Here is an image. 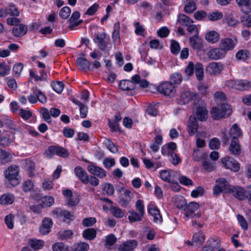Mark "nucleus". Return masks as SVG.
<instances>
[{
	"label": "nucleus",
	"mask_w": 251,
	"mask_h": 251,
	"mask_svg": "<svg viewBox=\"0 0 251 251\" xmlns=\"http://www.w3.org/2000/svg\"><path fill=\"white\" fill-rule=\"evenodd\" d=\"M167 155L171 157L170 161L174 165H177L181 162V158L174 151H170L167 152Z\"/></svg>",
	"instance_id": "nucleus-47"
},
{
	"label": "nucleus",
	"mask_w": 251,
	"mask_h": 251,
	"mask_svg": "<svg viewBox=\"0 0 251 251\" xmlns=\"http://www.w3.org/2000/svg\"><path fill=\"white\" fill-rule=\"evenodd\" d=\"M222 108H226V113L231 114L232 109L230 105L227 103H224L218 107L212 108L210 113L213 119L217 120L223 118V113L222 112Z\"/></svg>",
	"instance_id": "nucleus-5"
},
{
	"label": "nucleus",
	"mask_w": 251,
	"mask_h": 251,
	"mask_svg": "<svg viewBox=\"0 0 251 251\" xmlns=\"http://www.w3.org/2000/svg\"><path fill=\"white\" fill-rule=\"evenodd\" d=\"M188 126L189 129V133L190 136L194 135L197 132L199 126L197 119L195 116L191 115L190 116Z\"/></svg>",
	"instance_id": "nucleus-18"
},
{
	"label": "nucleus",
	"mask_w": 251,
	"mask_h": 251,
	"mask_svg": "<svg viewBox=\"0 0 251 251\" xmlns=\"http://www.w3.org/2000/svg\"><path fill=\"white\" fill-rule=\"evenodd\" d=\"M34 94L36 95L37 100L41 103H45L47 102V99L46 96L40 90L36 89L34 90Z\"/></svg>",
	"instance_id": "nucleus-51"
},
{
	"label": "nucleus",
	"mask_w": 251,
	"mask_h": 251,
	"mask_svg": "<svg viewBox=\"0 0 251 251\" xmlns=\"http://www.w3.org/2000/svg\"><path fill=\"white\" fill-rule=\"evenodd\" d=\"M241 134L240 129L238 127L236 124H234L231 128L229 132V135L231 138H232V140H238V138Z\"/></svg>",
	"instance_id": "nucleus-29"
},
{
	"label": "nucleus",
	"mask_w": 251,
	"mask_h": 251,
	"mask_svg": "<svg viewBox=\"0 0 251 251\" xmlns=\"http://www.w3.org/2000/svg\"><path fill=\"white\" fill-rule=\"evenodd\" d=\"M79 17L80 13L78 11H76L73 12L71 17L68 21V22L71 24L69 26L70 29H73L75 27L78 26L82 22V20H78Z\"/></svg>",
	"instance_id": "nucleus-20"
},
{
	"label": "nucleus",
	"mask_w": 251,
	"mask_h": 251,
	"mask_svg": "<svg viewBox=\"0 0 251 251\" xmlns=\"http://www.w3.org/2000/svg\"><path fill=\"white\" fill-rule=\"evenodd\" d=\"M240 11L244 14H249L251 12V0H235Z\"/></svg>",
	"instance_id": "nucleus-16"
},
{
	"label": "nucleus",
	"mask_w": 251,
	"mask_h": 251,
	"mask_svg": "<svg viewBox=\"0 0 251 251\" xmlns=\"http://www.w3.org/2000/svg\"><path fill=\"white\" fill-rule=\"evenodd\" d=\"M229 150L231 154L234 155H238L241 153V147L238 140H231L229 147Z\"/></svg>",
	"instance_id": "nucleus-26"
},
{
	"label": "nucleus",
	"mask_w": 251,
	"mask_h": 251,
	"mask_svg": "<svg viewBox=\"0 0 251 251\" xmlns=\"http://www.w3.org/2000/svg\"><path fill=\"white\" fill-rule=\"evenodd\" d=\"M226 54L221 47L210 50L207 53L209 58L212 60H219L224 58Z\"/></svg>",
	"instance_id": "nucleus-14"
},
{
	"label": "nucleus",
	"mask_w": 251,
	"mask_h": 251,
	"mask_svg": "<svg viewBox=\"0 0 251 251\" xmlns=\"http://www.w3.org/2000/svg\"><path fill=\"white\" fill-rule=\"evenodd\" d=\"M178 200L182 202V205H177V207L181 209H184L185 211V216L190 218H198L201 216L199 213H195L199 207V204L196 202H191L188 205H186L185 200L183 197H180Z\"/></svg>",
	"instance_id": "nucleus-2"
},
{
	"label": "nucleus",
	"mask_w": 251,
	"mask_h": 251,
	"mask_svg": "<svg viewBox=\"0 0 251 251\" xmlns=\"http://www.w3.org/2000/svg\"><path fill=\"white\" fill-rule=\"evenodd\" d=\"M148 212L153 217L154 222L157 223L158 222H162V218L160 215V211L156 207L153 205L149 206L148 207Z\"/></svg>",
	"instance_id": "nucleus-25"
},
{
	"label": "nucleus",
	"mask_w": 251,
	"mask_h": 251,
	"mask_svg": "<svg viewBox=\"0 0 251 251\" xmlns=\"http://www.w3.org/2000/svg\"><path fill=\"white\" fill-rule=\"evenodd\" d=\"M237 43L238 40L236 37L234 39L226 38L221 40L220 47L225 51V53L226 54L227 51L233 50Z\"/></svg>",
	"instance_id": "nucleus-10"
},
{
	"label": "nucleus",
	"mask_w": 251,
	"mask_h": 251,
	"mask_svg": "<svg viewBox=\"0 0 251 251\" xmlns=\"http://www.w3.org/2000/svg\"><path fill=\"white\" fill-rule=\"evenodd\" d=\"M240 22L243 26L251 27V14H245L240 17Z\"/></svg>",
	"instance_id": "nucleus-39"
},
{
	"label": "nucleus",
	"mask_w": 251,
	"mask_h": 251,
	"mask_svg": "<svg viewBox=\"0 0 251 251\" xmlns=\"http://www.w3.org/2000/svg\"><path fill=\"white\" fill-rule=\"evenodd\" d=\"M197 100V95L196 93L189 91H186L182 93L177 99V103L180 105H184L190 101H196Z\"/></svg>",
	"instance_id": "nucleus-9"
},
{
	"label": "nucleus",
	"mask_w": 251,
	"mask_h": 251,
	"mask_svg": "<svg viewBox=\"0 0 251 251\" xmlns=\"http://www.w3.org/2000/svg\"><path fill=\"white\" fill-rule=\"evenodd\" d=\"M196 75L199 80H201L203 77V65L200 62H197L195 66Z\"/></svg>",
	"instance_id": "nucleus-36"
},
{
	"label": "nucleus",
	"mask_w": 251,
	"mask_h": 251,
	"mask_svg": "<svg viewBox=\"0 0 251 251\" xmlns=\"http://www.w3.org/2000/svg\"><path fill=\"white\" fill-rule=\"evenodd\" d=\"M103 190L105 191L107 195L111 196L114 194V188L111 184L107 183L104 184Z\"/></svg>",
	"instance_id": "nucleus-62"
},
{
	"label": "nucleus",
	"mask_w": 251,
	"mask_h": 251,
	"mask_svg": "<svg viewBox=\"0 0 251 251\" xmlns=\"http://www.w3.org/2000/svg\"><path fill=\"white\" fill-rule=\"evenodd\" d=\"M236 89L241 91L248 90L251 88V82L246 80H238L237 81Z\"/></svg>",
	"instance_id": "nucleus-31"
},
{
	"label": "nucleus",
	"mask_w": 251,
	"mask_h": 251,
	"mask_svg": "<svg viewBox=\"0 0 251 251\" xmlns=\"http://www.w3.org/2000/svg\"><path fill=\"white\" fill-rule=\"evenodd\" d=\"M205 240L204 235L201 232H198L193 235L192 242L198 245H201Z\"/></svg>",
	"instance_id": "nucleus-41"
},
{
	"label": "nucleus",
	"mask_w": 251,
	"mask_h": 251,
	"mask_svg": "<svg viewBox=\"0 0 251 251\" xmlns=\"http://www.w3.org/2000/svg\"><path fill=\"white\" fill-rule=\"evenodd\" d=\"M71 9L68 6L63 7L59 12V16L63 19H67L71 14Z\"/></svg>",
	"instance_id": "nucleus-56"
},
{
	"label": "nucleus",
	"mask_w": 251,
	"mask_h": 251,
	"mask_svg": "<svg viewBox=\"0 0 251 251\" xmlns=\"http://www.w3.org/2000/svg\"><path fill=\"white\" fill-rule=\"evenodd\" d=\"M14 216L12 214L7 215L4 218L5 223L9 229H11L14 227Z\"/></svg>",
	"instance_id": "nucleus-55"
},
{
	"label": "nucleus",
	"mask_w": 251,
	"mask_h": 251,
	"mask_svg": "<svg viewBox=\"0 0 251 251\" xmlns=\"http://www.w3.org/2000/svg\"><path fill=\"white\" fill-rule=\"evenodd\" d=\"M83 236L87 240H92L96 236V231L92 228L86 229L83 232Z\"/></svg>",
	"instance_id": "nucleus-35"
},
{
	"label": "nucleus",
	"mask_w": 251,
	"mask_h": 251,
	"mask_svg": "<svg viewBox=\"0 0 251 251\" xmlns=\"http://www.w3.org/2000/svg\"><path fill=\"white\" fill-rule=\"evenodd\" d=\"M88 171L94 176H97L99 178H104L106 176V171L101 168L94 165H90L87 167Z\"/></svg>",
	"instance_id": "nucleus-15"
},
{
	"label": "nucleus",
	"mask_w": 251,
	"mask_h": 251,
	"mask_svg": "<svg viewBox=\"0 0 251 251\" xmlns=\"http://www.w3.org/2000/svg\"><path fill=\"white\" fill-rule=\"evenodd\" d=\"M53 251H69L68 247L62 242H57L52 247Z\"/></svg>",
	"instance_id": "nucleus-44"
},
{
	"label": "nucleus",
	"mask_w": 251,
	"mask_h": 251,
	"mask_svg": "<svg viewBox=\"0 0 251 251\" xmlns=\"http://www.w3.org/2000/svg\"><path fill=\"white\" fill-rule=\"evenodd\" d=\"M130 215L128 216V219L130 223H134L136 222L140 221L142 220L144 215L140 213H137L134 210H130L128 211Z\"/></svg>",
	"instance_id": "nucleus-33"
},
{
	"label": "nucleus",
	"mask_w": 251,
	"mask_h": 251,
	"mask_svg": "<svg viewBox=\"0 0 251 251\" xmlns=\"http://www.w3.org/2000/svg\"><path fill=\"white\" fill-rule=\"evenodd\" d=\"M14 201V197L10 194H4L0 197V203L1 204H10Z\"/></svg>",
	"instance_id": "nucleus-32"
},
{
	"label": "nucleus",
	"mask_w": 251,
	"mask_h": 251,
	"mask_svg": "<svg viewBox=\"0 0 251 251\" xmlns=\"http://www.w3.org/2000/svg\"><path fill=\"white\" fill-rule=\"evenodd\" d=\"M177 22L182 26H187L193 23V21L187 16L180 14L178 16Z\"/></svg>",
	"instance_id": "nucleus-34"
},
{
	"label": "nucleus",
	"mask_w": 251,
	"mask_h": 251,
	"mask_svg": "<svg viewBox=\"0 0 251 251\" xmlns=\"http://www.w3.org/2000/svg\"><path fill=\"white\" fill-rule=\"evenodd\" d=\"M209 146L212 150H217L220 146V142L217 138H212L209 141Z\"/></svg>",
	"instance_id": "nucleus-59"
},
{
	"label": "nucleus",
	"mask_w": 251,
	"mask_h": 251,
	"mask_svg": "<svg viewBox=\"0 0 251 251\" xmlns=\"http://www.w3.org/2000/svg\"><path fill=\"white\" fill-rule=\"evenodd\" d=\"M225 66L221 62L210 63L207 67L206 71L210 75H218L221 73Z\"/></svg>",
	"instance_id": "nucleus-13"
},
{
	"label": "nucleus",
	"mask_w": 251,
	"mask_h": 251,
	"mask_svg": "<svg viewBox=\"0 0 251 251\" xmlns=\"http://www.w3.org/2000/svg\"><path fill=\"white\" fill-rule=\"evenodd\" d=\"M137 246V242L134 240H130L122 244L119 247L120 251H132Z\"/></svg>",
	"instance_id": "nucleus-21"
},
{
	"label": "nucleus",
	"mask_w": 251,
	"mask_h": 251,
	"mask_svg": "<svg viewBox=\"0 0 251 251\" xmlns=\"http://www.w3.org/2000/svg\"><path fill=\"white\" fill-rule=\"evenodd\" d=\"M96 219L94 217L86 218L83 220L82 223L85 226H91L96 222Z\"/></svg>",
	"instance_id": "nucleus-63"
},
{
	"label": "nucleus",
	"mask_w": 251,
	"mask_h": 251,
	"mask_svg": "<svg viewBox=\"0 0 251 251\" xmlns=\"http://www.w3.org/2000/svg\"><path fill=\"white\" fill-rule=\"evenodd\" d=\"M73 232L71 230H61L57 234V237L61 240L71 238L73 235Z\"/></svg>",
	"instance_id": "nucleus-38"
},
{
	"label": "nucleus",
	"mask_w": 251,
	"mask_h": 251,
	"mask_svg": "<svg viewBox=\"0 0 251 251\" xmlns=\"http://www.w3.org/2000/svg\"><path fill=\"white\" fill-rule=\"evenodd\" d=\"M225 167L234 172H238L240 169L239 164L233 158L226 157L222 159Z\"/></svg>",
	"instance_id": "nucleus-12"
},
{
	"label": "nucleus",
	"mask_w": 251,
	"mask_h": 251,
	"mask_svg": "<svg viewBox=\"0 0 251 251\" xmlns=\"http://www.w3.org/2000/svg\"><path fill=\"white\" fill-rule=\"evenodd\" d=\"M217 184L213 188V194L218 195L221 192L229 193V183L225 178H221L216 180Z\"/></svg>",
	"instance_id": "nucleus-8"
},
{
	"label": "nucleus",
	"mask_w": 251,
	"mask_h": 251,
	"mask_svg": "<svg viewBox=\"0 0 251 251\" xmlns=\"http://www.w3.org/2000/svg\"><path fill=\"white\" fill-rule=\"evenodd\" d=\"M89 245L83 242H80L74 245V251H87L89 249Z\"/></svg>",
	"instance_id": "nucleus-49"
},
{
	"label": "nucleus",
	"mask_w": 251,
	"mask_h": 251,
	"mask_svg": "<svg viewBox=\"0 0 251 251\" xmlns=\"http://www.w3.org/2000/svg\"><path fill=\"white\" fill-rule=\"evenodd\" d=\"M113 31L112 32V39L113 42H115L117 39H120V23L119 22H117L114 24L113 27Z\"/></svg>",
	"instance_id": "nucleus-43"
},
{
	"label": "nucleus",
	"mask_w": 251,
	"mask_h": 251,
	"mask_svg": "<svg viewBox=\"0 0 251 251\" xmlns=\"http://www.w3.org/2000/svg\"><path fill=\"white\" fill-rule=\"evenodd\" d=\"M44 241L42 240L36 239H29L28 241V245L34 250H38L41 249L44 246Z\"/></svg>",
	"instance_id": "nucleus-27"
},
{
	"label": "nucleus",
	"mask_w": 251,
	"mask_h": 251,
	"mask_svg": "<svg viewBox=\"0 0 251 251\" xmlns=\"http://www.w3.org/2000/svg\"><path fill=\"white\" fill-rule=\"evenodd\" d=\"M160 178L164 181L168 182H172L171 176L170 172L167 170H162L160 172Z\"/></svg>",
	"instance_id": "nucleus-53"
},
{
	"label": "nucleus",
	"mask_w": 251,
	"mask_h": 251,
	"mask_svg": "<svg viewBox=\"0 0 251 251\" xmlns=\"http://www.w3.org/2000/svg\"><path fill=\"white\" fill-rule=\"evenodd\" d=\"M120 88L124 91L132 90L135 88L134 84L129 80H123L119 83Z\"/></svg>",
	"instance_id": "nucleus-28"
},
{
	"label": "nucleus",
	"mask_w": 251,
	"mask_h": 251,
	"mask_svg": "<svg viewBox=\"0 0 251 251\" xmlns=\"http://www.w3.org/2000/svg\"><path fill=\"white\" fill-rule=\"evenodd\" d=\"M197 0H193V2H188L185 5L184 10L187 13H191L196 9V2Z\"/></svg>",
	"instance_id": "nucleus-48"
},
{
	"label": "nucleus",
	"mask_w": 251,
	"mask_h": 251,
	"mask_svg": "<svg viewBox=\"0 0 251 251\" xmlns=\"http://www.w3.org/2000/svg\"><path fill=\"white\" fill-rule=\"evenodd\" d=\"M106 34L105 32L95 34L94 36V41L101 50H104L107 46L108 41H106Z\"/></svg>",
	"instance_id": "nucleus-11"
},
{
	"label": "nucleus",
	"mask_w": 251,
	"mask_h": 251,
	"mask_svg": "<svg viewBox=\"0 0 251 251\" xmlns=\"http://www.w3.org/2000/svg\"><path fill=\"white\" fill-rule=\"evenodd\" d=\"M171 80L175 84H179L182 80V76L179 73H175L170 76Z\"/></svg>",
	"instance_id": "nucleus-57"
},
{
	"label": "nucleus",
	"mask_w": 251,
	"mask_h": 251,
	"mask_svg": "<svg viewBox=\"0 0 251 251\" xmlns=\"http://www.w3.org/2000/svg\"><path fill=\"white\" fill-rule=\"evenodd\" d=\"M20 168L16 165L9 166L4 172L6 183L8 186L14 187L18 185L21 181Z\"/></svg>",
	"instance_id": "nucleus-1"
},
{
	"label": "nucleus",
	"mask_w": 251,
	"mask_h": 251,
	"mask_svg": "<svg viewBox=\"0 0 251 251\" xmlns=\"http://www.w3.org/2000/svg\"><path fill=\"white\" fill-rule=\"evenodd\" d=\"M107 148L111 152L117 153L119 152V150L115 144L110 140H107L106 142Z\"/></svg>",
	"instance_id": "nucleus-61"
},
{
	"label": "nucleus",
	"mask_w": 251,
	"mask_h": 251,
	"mask_svg": "<svg viewBox=\"0 0 251 251\" xmlns=\"http://www.w3.org/2000/svg\"><path fill=\"white\" fill-rule=\"evenodd\" d=\"M19 115L20 116L25 120L29 119L32 116V113L29 110H25L23 109L19 110Z\"/></svg>",
	"instance_id": "nucleus-64"
},
{
	"label": "nucleus",
	"mask_w": 251,
	"mask_h": 251,
	"mask_svg": "<svg viewBox=\"0 0 251 251\" xmlns=\"http://www.w3.org/2000/svg\"><path fill=\"white\" fill-rule=\"evenodd\" d=\"M8 15L12 16H18L20 12L17 7L13 4H10L9 6L6 8Z\"/></svg>",
	"instance_id": "nucleus-46"
},
{
	"label": "nucleus",
	"mask_w": 251,
	"mask_h": 251,
	"mask_svg": "<svg viewBox=\"0 0 251 251\" xmlns=\"http://www.w3.org/2000/svg\"><path fill=\"white\" fill-rule=\"evenodd\" d=\"M45 154L48 158H51L55 154L62 158H66L69 156L70 153L67 149L61 146H51L46 151Z\"/></svg>",
	"instance_id": "nucleus-4"
},
{
	"label": "nucleus",
	"mask_w": 251,
	"mask_h": 251,
	"mask_svg": "<svg viewBox=\"0 0 251 251\" xmlns=\"http://www.w3.org/2000/svg\"><path fill=\"white\" fill-rule=\"evenodd\" d=\"M202 166L208 172H211L215 168L214 163H212L210 160H204L203 161Z\"/></svg>",
	"instance_id": "nucleus-54"
},
{
	"label": "nucleus",
	"mask_w": 251,
	"mask_h": 251,
	"mask_svg": "<svg viewBox=\"0 0 251 251\" xmlns=\"http://www.w3.org/2000/svg\"><path fill=\"white\" fill-rule=\"evenodd\" d=\"M110 211L112 215L116 218H122L124 215V212L122 210V209L118 207H111Z\"/></svg>",
	"instance_id": "nucleus-52"
},
{
	"label": "nucleus",
	"mask_w": 251,
	"mask_h": 251,
	"mask_svg": "<svg viewBox=\"0 0 251 251\" xmlns=\"http://www.w3.org/2000/svg\"><path fill=\"white\" fill-rule=\"evenodd\" d=\"M77 62L79 68L83 71L86 72L93 70V68L91 67L92 63L88 61L86 58L79 57L77 59Z\"/></svg>",
	"instance_id": "nucleus-23"
},
{
	"label": "nucleus",
	"mask_w": 251,
	"mask_h": 251,
	"mask_svg": "<svg viewBox=\"0 0 251 251\" xmlns=\"http://www.w3.org/2000/svg\"><path fill=\"white\" fill-rule=\"evenodd\" d=\"M157 90L165 96L174 97L176 94L175 86L171 82L168 81L160 84L157 87Z\"/></svg>",
	"instance_id": "nucleus-7"
},
{
	"label": "nucleus",
	"mask_w": 251,
	"mask_h": 251,
	"mask_svg": "<svg viewBox=\"0 0 251 251\" xmlns=\"http://www.w3.org/2000/svg\"><path fill=\"white\" fill-rule=\"evenodd\" d=\"M52 226V220L49 218L43 219L41 226L40 227V232L43 235L48 234L50 231Z\"/></svg>",
	"instance_id": "nucleus-19"
},
{
	"label": "nucleus",
	"mask_w": 251,
	"mask_h": 251,
	"mask_svg": "<svg viewBox=\"0 0 251 251\" xmlns=\"http://www.w3.org/2000/svg\"><path fill=\"white\" fill-rule=\"evenodd\" d=\"M27 27L24 25L19 24L16 25L13 29V33L16 37H22L25 34Z\"/></svg>",
	"instance_id": "nucleus-24"
},
{
	"label": "nucleus",
	"mask_w": 251,
	"mask_h": 251,
	"mask_svg": "<svg viewBox=\"0 0 251 251\" xmlns=\"http://www.w3.org/2000/svg\"><path fill=\"white\" fill-rule=\"evenodd\" d=\"M223 14L221 12L215 11L209 13L207 14V17L209 21H216L222 19Z\"/></svg>",
	"instance_id": "nucleus-42"
},
{
	"label": "nucleus",
	"mask_w": 251,
	"mask_h": 251,
	"mask_svg": "<svg viewBox=\"0 0 251 251\" xmlns=\"http://www.w3.org/2000/svg\"><path fill=\"white\" fill-rule=\"evenodd\" d=\"M250 52L245 50H239L236 54V58L238 60H245L250 57Z\"/></svg>",
	"instance_id": "nucleus-45"
},
{
	"label": "nucleus",
	"mask_w": 251,
	"mask_h": 251,
	"mask_svg": "<svg viewBox=\"0 0 251 251\" xmlns=\"http://www.w3.org/2000/svg\"><path fill=\"white\" fill-rule=\"evenodd\" d=\"M28 176L29 177H32L34 176V163L31 161H26L25 162V166Z\"/></svg>",
	"instance_id": "nucleus-50"
},
{
	"label": "nucleus",
	"mask_w": 251,
	"mask_h": 251,
	"mask_svg": "<svg viewBox=\"0 0 251 251\" xmlns=\"http://www.w3.org/2000/svg\"><path fill=\"white\" fill-rule=\"evenodd\" d=\"M228 193H231L233 196L240 201H243L247 198V187L243 188L238 186H232L229 184Z\"/></svg>",
	"instance_id": "nucleus-6"
},
{
	"label": "nucleus",
	"mask_w": 251,
	"mask_h": 251,
	"mask_svg": "<svg viewBox=\"0 0 251 251\" xmlns=\"http://www.w3.org/2000/svg\"><path fill=\"white\" fill-rule=\"evenodd\" d=\"M51 87L55 92L60 93L63 90L64 84L61 81H56L51 83Z\"/></svg>",
	"instance_id": "nucleus-58"
},
{
	"label": "nucleus",
	"mask_w": 251,
	"mask_h": 251,
	"mask_svg": "<svg viewBox=\"0 0 251 251\" xmlns=\"http://www.w3.org/2000/svg\"><path fill=\"white\" fill-rule=\"evenodd\" d=\"M180 46L179 43L175 41H171V50L172 52L174 54H177L180 51Z\"/></svg>",
	"instance_id": "nucleus-60"
},
{
	"label": "nucleus",
	"mask_w": 251,
	"mask_h": 251,
	"mask_svg": "<svg viewBox=\"0 0 251 251\" xmlns=\"http://www.w3.org/2000/svg\"><path fill=\"white\" fill-rule=\"evenodd\" d=\"M12 158L11 154L0 149V162L3 164L7 163L11 161Z\"/></svg>",
	"instance_id": "nucleus-37"
},
{
	"label": "nucleus",
	"mask_w": 251,
	"mask_h": 251,
	"mask_svg": "<svg viewBox=\"0 0 251 251\" xmlns=\"http://www.w3.org/2000/svg\"><path fill=\"white\" fill-rule=\"evenodd\" d=\"M176 148V145L174 142L169 143L162 147L161 151L163 154H167L170 151H174Z\"/></svg>",
	"instance_id": "nucleus-40"
},
{
	"label": "nucleus",
	"mask_w": 251,
	"mask_h": 251,
	"mask_svg": "<svg viewBox=\"0 0 251 251\" xmlns=\"http://www.w3.org/2000/svg\"><path fill=\"white\" fill-rule=\"evenodd\" d=\"M193 107L194 115L201 121H205L208 118V110H207L204 103L200 100H197Z\"/></svg>",
	"instance_id": "nucleus-3"
},
{
	"label": "nucleus",
	"mask_w": 251,
	"mask_h": 251,
	"mask_svg": "<svg viewBox=\"0 0 251 251\" xmlns=\"http://www.w3.org/2000/svg\"><path fill=\"white\" fill-rule=\"evenodd\" d=\"M205 39L209 43H215L220 39V35L215 31H211L205 35Z\"/></svg>",
	"instance_id": "nucleus-30"
},
{
	"label": "nucleus",
	"mask_w": 251,
	"mask_h": 251,
	"mask_svg": "<svg viewBox=\"0 0 251 251\" xmlns=\"http://www.w3.org/2000/svg\"><path fill=\"white\" fill-rule=\"evenodd\" d=\"M190 45L193 50H200L203 47L202 39L198 36L195 35L189 38Z\"/></svg>",
	"instance_id": "nucleus-17"
},
{
	"label": "nucleus",
	"mask_w": 251,
	"mask_h": 251,
	"mask_svg": "<svg viewBox=\"0 0 251 251\" xmlns=\"http://www.w3.org/2000/svg\"><path fill=\"white\" fill-rule=\"evenodd\" d=\"M75 173L79 179L84 184H87L89 175L81 167L77 166L75 169Z\"/></svg>",
	"instance_id": "nucleus-22"
}]
</instances>
